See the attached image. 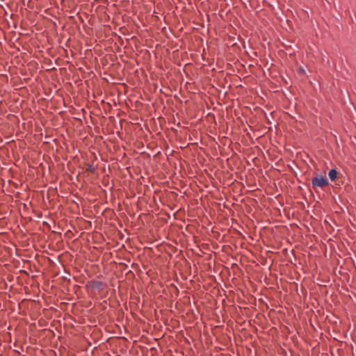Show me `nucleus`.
Returning a JSON list of instances; mask_svg holds the SVG:
<instances>
[{"label": "nucleus", "instance_id": "nucleus-1", "mask_svg": "<svg viewBox=\"0 0 356 356\" xmlns=\"http://www.w3.org/2000/svg\"><path fill=\"white\" fill-rule=\"evenodd\" d=\"M312 183L313 188H315L319 187V188H323L325 186H326L327 185H328V180L326 177L316 176V177H314V178H312Z\"/></svg>", "mask_w": 356, "mask_h": 356}, {"label": "nucleus", "instance_id": "nucleus-2", "mask_svg": "<svg viewBox=\"0 0 356 356\" xmlns=\"http://www.w3.org/2000/svg\"><path fill=\"white\" fill-rule=\"evenodd\" d=\"M328 176L331 181H334L337 177V172L334 169H332L330 170Z\"/></svg>", "mask_w": 356, "mask_h": 356}, {"label": "nucleus", "instance_id": "nucleus-3", "mask_svg": "<svg viewBox=\"0 0 356 356\" xmlns=\"http://www.w3.org/2000/svg\"><path fill=\"white\" fill-rule=\"evenodd\" d=\"M88 170L90 172H94L95 168L92 165H89Z\"/></svg>", "mask_w": 356, "mask_h": 356}]
</instances>
